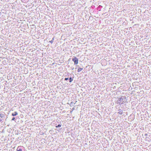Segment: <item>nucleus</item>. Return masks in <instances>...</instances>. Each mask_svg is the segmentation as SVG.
I'll use <instances>...</instances> for the list:
<instances>
[{
    "mask_svg": "<svg viewBox=\"0 0 151 151\" xmlns=\"http://www.w3.org/2000/svg\"><path fill=\"white\" fill-rule=\"evenodd\" d=\"M61 126V124H59L58 126H56V128H58V127H60Z\"/></svg>",
    "mask_w": 151,
    "mask_h": 151,
    "instance_id": "obj_10",
    "label": "nucleus"
},
{
    "mask_svg": "<svg viewBox=\"0 0 151 151\" xmlns=\"http://www.w3.org/2000/svg\"><path fill=\"white\" fill-rule=\"evenodd\" d=\"M4 115L3 114H0V122H1L4 119Z\"/></svg>",
    "mask_w": 151,
    "mask_h": 151,
    "instance_id": "obj_3",
    "label": "nucleus"
},
{
    "mask_svg": "<svg viewBox=\"0 0 151 151\" xmlns=\"http://www.w3.org/2000/svg\"><path fill=\"white\" fill-rule=\"evenodd\" d=\"M23 148L22 146H19L17 147V151H22Z\"/></svg>",
    "mask_w": 151,
    "mask_h": 151,
    "instance_id": "obj_4",
    "label": "nucleus"
},
{
    "mask_svg": "<svg viewBox=\"0 0 151 151\" xmlns=\"http://www.w3.org/2000/svg\"><path fill=\"white\" fill-rule=\"evenodd\" d=\"M69 79V78H65L64 79V80L65 81H67Z\"/></svg>",
    "mask_w": 151,
    "mask_h": 151,
    "instance_id": "obj_11",
    "label": "nucleus"
},
{
    "mask_svg": "<svg viewBox=\"0 0 151 151\" xmlns=\"http://www.w3.org/2000/svg\"><path fill=\"white\" fill-rule=\"evenodd\" d=\"M54 40V37H53L52 40L51 41H50L49 42H50L52 44L53 42V40Z\"/></svg>",
    "mask_w": 151,
    "mask_h": 151,
    "instance_id": "obj_9",
    "label": "nucleus"
},
{
    "mask_svg": "<svg viewBox=\"0 0 151 151\" xmlns=\"http://www.w3.org/2000/svg\"><path fill=\"white\" fill-rule=\"evenodd\" d=\"M72 69L73 70V68H72Z\"/></svg>",
    "mask_w": 151,
    "mask_h": 151,
    "instance_id": "obj_15",
    "label": "nucleus"
},
{
    "mask_svg": "<svg viewBox=\"0 0 151 151\" xmlns=\"http://www.w3.org/2000/svg\"><path fill=\"white\" fill-rule=\"evenodd\" d=\"M18 114V113L17 112L15 111L14 113L12 114V115L13 116H15Z\"/></svg>",
    "mask_w": 151,
    "mask_h": 151,
    "instance_id": "obj_6",
    "label": "nucleus"
},
{
    "mask_svg": "<svg viewBox=\"0 0 151 151\" xmlns=\"http://www.w3.org/2000/svg\"><path fill=\"white\" fill-rule=\"evenodd\" d=\"M72 60L74 62V64H77L78 63V59L76 57H74V58L72 59Z\"/></svg>",
    "mask_w": 151,
    "mask_h": 151,
    "instance_id": "obj_2",
    "label": "nucleus"
},
{
    "mask_svg": "<svg viewBox=\"0 0 151 151\" xmlns=\"http://www.w3.org/2000/svg\"><path fill=\"white\" fill-rule=\"evenodd\" d=\"M73 78H72L70 77V78L68 79H69V82L70 83H71V82H72L73 80Z\"/></svg>",
    "mask_w": 151,
    "mask_h": 151,
    "instance_id": "obj_7",
    "label": "nucleus"
},
{
    "mask_svg": "<svg viewBox=\"0 0 151 151\" xmlns=\"http://www.w3.org/2000/svg\"><path fill=\"white\" fill-rule=\"evenodd\" d=\"M126 97L125 96H122L121 97H120L118 99L117 101V103L119 104H124V101H123V100L124 99H125Z\"/></svg>",
    "mask_w": 151,
    "mask_h": 151,
    "instance_id": "obj_1",
    "label": "nucleus"
},
{
    "mask_svg": "<svg viewBox=\"0 0 151 151\" xmlns=\"http://www.w3.org/2000/svg\"><path fill=\"white\" fill-rule=\"evenodd\" d=\"M83 70V68H78V72H80V71H81L82 70Z\"/></svg>",
    "mask_w": 151,
    "mask_h": 151,
    "instance_id": "obj_8",
    "label": "nucleus"
},
{
    "mask_svg": "<svg viewBox=\"0 0 151 151\" xmlns=\"http://www.w3.org/2000/svg\"><path fill=\"white\" fill-rule=\"evenodd\" d=\"M147 134H145V136H147Z\"/></svg>",
    "mask_w": 151,
    "mask_h": 151,
    "instance_id": "obj_14",
    "label": "nucleus"
},
{
    "mask_svg": "<svg viewBox=\"0 0 151 151\" xmlns=\"http://www.w3.org/2000/svg\"><path fill=\"white\" fill-rule=\"evenodd\" d=\"M15 119V118L13 117L12 119V121L14 120Z\"/></svg>",
    "mask_w": 151,
    "mask_h": 151,
    "instance_id": "obj_12",
    "label": "nucleus"
},
{
    "mask_svg": "<svg viewBox=\"0 0 151 151\" xmlns=\"http://www.w3.org/2000/svg\"><path fill=\"white\" fill-rule=\"evenodd\" d=\"M72 69L73 70V68H72Z\"/></svg>",
    "mask_w": 151,
    "mask_h": 151,
    "instance_id": "obj_16",
    "label": "nucleus"
},
{
    "mask_svg": "<svg viewBox=\"0 0 151 151\" xmlns=\"http://www.w3.org/2000/svg\"><path fill=\"white\" fill-rule=\"evenodd\" d=\"M118 113L120 114V115H122V110L121 109H119L118 110Z\"/></svg>",
    "mask_w": 151,
    "mask_h": 151,
    "instance_id": "obj_5",
    "label": "nucleus"
},
{
    "mask_svg": "<svg viewBox=\"0 0 151 151\" xmlns=\"http://www.w3.org/2000/svg\"><path fill=\"white\" fill-rule=\"evenodd\" d=\"M102 7V6L101 5H99L98 6V7L100 9Z\"/></svg>",
    "mask_w": 151,
    "mask_h": 151,
    "instance_id": "obj_13",
    "label": "nucleus"
}]
</instances>
